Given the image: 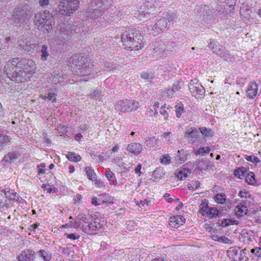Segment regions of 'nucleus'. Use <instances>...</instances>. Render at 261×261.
Instances as JSON below:
<instances>
[{"instance_id": "1", "label": "nucleus", "mask_w": 261, "mask_h": 261, "mask_svg": "<svg viewBox=\"0 0 261 261\" xmlns=\"http://www.w3.org/2000/svg\"><path fill=\"white\" fill-rule=\"evenodd\" d=\"M35 69V63L32 60L15 58L7 62L3 73L11 81L22 83L32 77Z\"/></svg>"}, {"instance_id": "2", "label": "nucleus", "mask_w": 261, "mask_h": 261, "mask_svg": "<svg viewBox=\"0 0 261 261\" xmlns=\"http://www.w3.org/2000/svg\"><path fill=\"white\" fill-rule=\"evenodd\" d=\"M71 67L75 70V74L88 79L94 77L91 72L93 69L92 65L87 57L83 54H76L71 57L69 60ZM88 79V77L87 78Z\"/></svg>"}, {"instance_id": "3", "label": "nucleus", "mask_w": 261, "mask_h": 261, "mask_svg": "<svg viewBox=\"0 0 261 261\" xmlns=\"http://www.w3.org/2000/svg\"><path fill=\"white\" fill-rule=\"evenodd\" d=\"M143 36L139 32H125L121 36V41L126 49L138 50L144 46Z\"/></svg>"}, {"instance_id": "4", "label": "nucleus", "mask_w": 261, "mask_h": 261, "mask_svg": "<svg viewBox=\"0 0 261 261\" xmlns=\"http://www.w3.org/2000/svg\"><path fill=\"white\" fill-rule=\"evenodd\" d=\"M173 15L164 13L163 16L155 22H151L147 25L148 32L150 35L157 36L168 29L173 24Z\"/></svg>"}, {"instance_id": "5", "label": "nucleus", "mask_w": 261, "mask_h": 261, "mask_svg": "<svg viewBox=\"0 0 261 261\" xmlns=\"http://www.w3.org/2000/svg\"><path fill=\"white\" fill-rule=\"evenodd\" d=\"M28 6H22L15 9L13 11L10 20L14 26L24 27L29 23L32 14L31 11L28 9Z\"/></svg>"}, {"instance_id": "6", "label": "nucleus", "mask_w": 261, "mask_h": 261, "mask_svg": "<svg viewBox=\"0 0 261 261\" xmlns=\"http://www.w3.org/2000/svg\"><path fill=\"white\" fill-rule=\"evenodd\" d=\"M35 26L40 31L49 33L55 24L54 18L48 12H38L34 18Z\"/></svg>"}, {"instance_id": "7", "label": "nucleus", "mask_w": 261, "mask_h": 261, "mask_svg": "<svg viewBox=\"0 0 261 261\" xmlns=\"http://www.w3.org/2000/svg\"><path fill=\"white\" fill-rule=\"evenodd\" d=\"M113 3V0H94L92 1L86 11V16L93 17L94 19L98 17L108 7Z\"/></svg>"}, {"instance_id": "8", "label": "nucleus", "mask_w": 261, "mask_h": 261, "mask_svg": "<svg viewBox=\"0 0 261 261\" xmlns=\"http://www.w3.org/2000/svg\"><path fill=\"white\" fill-rule=\"evenodd\" d=\"M79 6L78 0H62L59 4V9L62 14L70 15L77 9Z\"/></svg>"}, {"instance_id": "9", "label": "nucleus", "mask_w": 261, "mask_h": 261, "mask_svg": "<svg viewBox=\"0 0 261 261\" xmlns=\"http://www.w3.org/2000/svg\"><path fill=\"white\" fill-rule=\"evenodd\" d=\"M139 103L134 100L122 99L118 100L115 105V109L121 112H130L137 110Z\"/></svg>"}, {"instance_id": "10", "label": "nucleus", "mask_w": 261, "mask_h": 261, "mask_svg": "<svg viewBox=\"0 0 261 261\" xmlns=\"http://www.w3.org/2000/svg\"><path fill=\"white\" fill-rule=\"evenodd\" d=\"M101 220L98 217L92 219V221L88 224L83 225V231L86 233L96 234L102 228V224L100 223Z\"/></svg>"}, {"instance_id": "11", "label": "nucleus", "mask_w": 261, "mask_h": 261, "mask_svg": "<svg viewBox=\"0 0 261 261\" xmlns=\"http://www.w3.org/2000/svg\"><path fill=\"white\" fill-rule=\"evenodd\" d=\"M153 56L155 58H164L168 55V50L167 49L166 46L163 41L158 39L152 44Z\"/></svg>"}, {"instance_id": "12", "label": "nucleus", "mask_w": 261, "mask_h": 261, "mask_svg": "<svg viewBox=\"0 0 261 261\" xmlns=\"http://www.w3.org/2000/svg\"><path fill=\"white\" fill-rule=\"evenodd\" d=\"M208 46L215 54L220 57L228 58L230 56L226 48L214 39H210Z\"/></svg>"}, {"instance_id": "13", "label": "nucleus", "mask_w": 261, "mask_h": 261, "mask_svg": "<svg viewBox=\"0 0 261 261\" xmlns=\"http://www.w3.org/2000/svg\"><path fill=\"white\" fill-rule=\"evenodd\" d=\"M189 89L192 96L197 98H201L205 93L204 88L198 83L196 79L191 80L189 84Z\"/></svg>"}, {"instance_id": "14", "label": "nucleus", "mask_w": 261, "mask_h": 261, "mask_svg": "<svg viewBox=\"0 0 261 261\" xmlns=\"http://www.w3.org/2000/svg\"><path fill=\"white\" fill-rule=\"evenodd\" d=\"M207 200L206 199L202 200L201 206L200 208V212L202 214V215H206L209 218H213L218 216L219 211L216 207H210L208 203H206Z\"/></svg>"}, {"instance_id": "15", "label": "nucleus", "mask_w": 261, "mask_h": 261, "mask_svg": "<svg viewBox=\"0 0 261 261\" xmlns=\"http://www.w3.org/2000/svg\"><path fill=\"white\" fill-rule=\"evenodd\" d=\"M19 48L27 53H32L36 47V44L33 43L28 38L22 37L17 41Z\"/></svg>"}, {"instance_id": "16", "label": "nucleus", "mask_w": 261, "mask_h": 261, "mask_svg": "<svg viewBox=\"0 0 261 261\" xmlns=\"http://www.w3.org/2000/svg\"><path fill=\"white\" fill-rule=\"evenodd\" d=\"M236 3V0H219V4L217 7L216 11L220 14L223 13L224 10L227 11L226 7H229L230 9H233Z\"/></svg>"}, {"instance_id": "17", "label": "nucleus", "mask_w": 261, "mask_h": 261, "mask_svg": "<svg viewBox=\"0 0 261 261\" xmlns=\"http://www.w3.org/2000/svg\"><path fill=\"white\" fill-rule=\"evenodd\" d=\"M35 252L32 249H25L18 254L17 259L19 261H34Z\"/></svg>"}, {"instance_id": "18", "label": "nucleus", "mask_w": 261, "mask_h": 261, "mask_svg": "<svg viewBox=\"0 0 261 261\" xmlns=\"http://www.w3.org/2000/svg\"><path fill=\"white\" fill-rule=\"evenodd\" d=\"M68 40V34L67 33L63 32L55 38V44L57 45L58 49H61L67 45Z\"/></svg>"}, {"instance_id": "19", "label": "nucleus", "mask_w": 261, "mask_h": 261, "mask_svg": "<svg viewBox=\"0 0 261 261\" xmlns=\"http://www.w3.org/2000/svg\"><path fill=\"white\" fill-rule=\"evenodd\" d=\"M174 161L176 164H182L188 160V158L190 155V152L188 150L184 149L179 150L176 153L174 154Z\"/></svg>"}, {"instance_id": "20", "label": "nucleus", "mask_w": 261, "mask_h": 261, "mask_svg": "<svg viewBox=\"0 0 261 261\" xmlns=\"http://www.w3.org/2000/svg\"><path fill=\"white\" fill-rule=\"evenodd\" d=\"M146 10H147L145 9L144 10L137 12L135 14V17L139 20L145 22L155 16L154 13H151L150 12H148Z\"/></svg>"}, {"instance_id": "21", "label": "nucleus", "mask_w": 261, "mask_h": 261, "mask_svg": "<svg viewBox=\"0 0 261 261\" xmlns=\"http://www.w3.org/2000/svg\"><path fill=\"white\" fill-rule=\"evenodd\" d=\"M257 91L258 87L257 84L254 81L251 82L246 90L247 97L250 99L254 98L257 93Z\"/></svg>"}, {"instance_id": "22", "label": "nucleus", "mask_w": 261, "mask_h": 261, "mask_svg": "<svg viewBox=\"0 0 261 261\" xmlns=\"http://www.w3.org/2000/svg\"><path fill=\"white\" fill-rule=\"evenodd\" d=\"M126 150L135 155H138L142 150V145L139 143L133 142L127 145Z\"/></svg>"}, {"instance_id": "23", "label": "nucleus", "mask_w": 261, "mask_h": 261, "mask_svg": "<svg viewBox=\"0 0 261 261\" xmlns=\"http://www.w3.org/2000/svg\"><path fill=\"white\" fill-rule=\"evenodd\" d=\"M185 219L180 215L173 216L170 218L169 225L173 227L177 228L185 223Z\"/></svg>"}, {"instance_id": "24", "label": "nucleus", "mask_w": 261, "mask_h": 261, "mask_svg": "<svg viewBox=\"0 0 261 261\" xmlns=\"http://www.w3.org/2000/svg\"><path fill=\"white\" fill-rule=\"evenodd\" d=\"M243 252L244 251L240 250V248H233L228 252L229 256H230L234 260L239 261L243 257Z\"/></svg>"}, {"instance_id": "25", "label": "nucleus", "mask_w": 261, "mask_h": 261, "mask_svg": "<svg viewBox=\"0 0 261 261\" xmlns=\"http://www.w3.org/2000/svg\"><path fill=\"white\" fill-rule=\"evenodd\" d=\"M191 173V171L188 168H181L177 174V177L180 180H185Z\"/></svg>"}, {"instance_id": "26", "label": "nucleus", "mask_w": 261, "mask_h": 261, "mask_svg": "<svg viewBox=\"0 0 261 261\" xmlns=\"http://www.w3.org/2000/svg\"><path fill=\"white\" fill-rule=\"evenodd\" d=\"M199 132L195 127L187 129L185 133V136L187 138H196L199 135Z\"/></svg>"}, {"instance_id": "27", "label": "nucleus", "mask_w": 261, "mask_h": 261, "mask_svg": "<svg viewBox=\"0 0 261 261\" xmlns=\"http://www.w3.org/2000/svg\"><path fill=\"white\" fill-rule=\"evenodd\" d=\"M248 208L246 206L241 204L236 206V214L238 217H243L247 214Z\"/></svg>"}, {"instance_id": "28", "label": "nucleus", "mask_w": 261, "mask_h": 261, "mask_svg": "<svg viewBox=\"0 0 261 261\" xmlns=\"http://www.w3.org/2000/svg\"><path fill=\"white\" fill-rule=\"evenodd\" d=\"M245 180L246 182L250 185L256 186L257 185V182L256 179L255 178V175L252 172H249L245 175Z\"/></svg>"}, {"instance_id": "29", "label": "nucleus", "mask_w": 261, "mask_h": 261, "mask_svg": "<svg viewBox=\"0 0 261 261\" xmlns=\"http://www.w3.org/2000/svg\"><path fill=\"white\" fill-rule=\"evenodd\" d=\"M66 156L68 160L74 162H78L82 160L81 156L74 152H68Z\"/></svg>"}, {"instance_id": "30", "label": "nucleus", "mask_w": 261, "mask_h": 261, "mask_svg": "<svg viewBox=\"0 0 261 261\" xmlns=\"http://www.w3.org/2000/svg\"><path fill=\"white\" fill-rule=\"evenodd\" d=\"M37 254L42 257L44 261H49L51 258V253L44 250H39Z\"/></svg>"}, {"instance_id": "31", "label": "nucleus", "mask_w": 261, "mask_h": 261, "mask_svg": "<svg viewBox=\"0 0 261 261\" xmlns=\"http://www.w3.org/2000/svg\"><path fill=\"white\" fill-rule=\"evenodd\" d=\"M105 176L110 183L112 184H117V179L115 175L110 169L106 171Z\"/></svg>"}, {"instance_id": "32", "label": "nucleus", "mask_w": 261, "mask_h": 261, "mask_svg": "<svg viewBox=\"0 0 261 261\" xmlns=\"http://www.w3.org/2000/svg\"><path fill=\"white\" fill-rule=\"evenodd\" d=\"M159 5L156 2L155 0H145L143 4L144 9L149 10L150 9L156 8Z\"/></svg>"}, {"instance_id": "33", "label": "nucleus", "mask_w": 261, "mask_h": 261, "mask_svg": "<svg viewBox=\"0 0 261 261\" xmlns=\"http://www.w3.org/2000/svg\"><path fill=\"white\" fill-rule=\"evenodd\" d=\"M85 171L88 178L90 180L94 181L95 180V178H97L96 173L94 172V170L91 168V167H86L85 168Z\"/></svg>"}, {"instance_id": "34", "label": "nucleus", "mask_w": 261, "mask_h": 261, "mask_svg": "<svg viewBox=\"0 0 261 261\" xmlns=\"http://www.w3.org/2000/svg\"><path fill=\"white\" fill-rule=\"evenodd\" d=\"M199 131L201 134L206 138L212 137L214 135V132L210 128L205 127H201L199 128Z\"/></svg>"}, {"instance_id": "35", "label": "nucleus", "mask_w": 261, "mask_h": 261, "mask_svg": "<svg viewBox=\"0 0 261 261\" xmlns=\"http://www.w3.org/2000/svg\"><path fill=\"white\" fill-rule=\"evenodd\" d=\"M238 224L239 221L238 220L224 219L222 220L221 224H220V226H221L222 227H224L230 225H238Z\"/></svg>"}, {"instance_id": "36", "label": "nucleus", "mask_w": 261, "mask_h": 261, "mask_svg": "<svg viewBox=\"0 0 261 261\" xmlns=\"http://www.w3.org/2000/svg\"><path fill=\"white\" fill-rule=\"evenodd\" d=\"M246 170L244 167L238 168L234 172V176L242 179L246 175Z\"/></svg>"}, {"instance_id": "37", "label": "nucleus", "mask_w": 261, "mask_h": 261, "mask_svg": "<svg viewBox=\"0 0 261 261\" xmlns=\"http://www.w3.org/2000/svg\"><path fill=\"white\" fill-rule=\"evenodd\" d=\"M185 112L184 105L180 102L175 106L176 116L177 118H180L184 113Z\"/></svg>"}, {"instance_id": "38", "label": "nucleus", "mask_w": 261, "mask_h": 261, "mask_svg": "<svg viewBox=\"0 0 261 261\" xmlns=\"http://www.w3.org/2000/svg\"><path fill=\"white\" fill-rule=\"evenodd\" d=\"M40 51L41 53V59L42 61H46L49 56L48 47L46 45H43Z\"/></svg>"}, {"instance_id": "39", "label": "nucleus", "mask_w": 261, "mask_h": 261, "mask_svg": "<svg viewBox=\"0 0 261 261\" xmlns=\"http://www.w3.org/2000/svg\"><path fill=\"white\" fill-rule=\"evenodd\" d=\"M57 94L55 93L49 92L47 95H44L41 97L42 99L44 100L51 101L52 102L54 103L56 102Z\"/></svg>"}, {"instance_id": "40", "label": "nucleus", "mask_w": 261, "mask_h": 261, "mask_svg": "<svg viewBox=\"0 0 261 261\" xmlns=\"http://www.w3.org/2000/svg\"><path fill=\"white\" fill-rule=\"evenodd\" d=\"M226 198L225 194L223 193L216 194L215 196V201L220 204H223L225 202L226 200Z\"/></svg>"}, {"instance_id": "41", "label": "nucleus", "mask_w": 261, "mask_h": 261, "mask_svg": "<svg viewBox=\"0 0 261 261\" xmlns=\"http://www.w3.org/2000/svg\"><path fill=\"white\" fill-rule=\"evenodd\" d=\"M1 191L4 193L6 197L10 199H15L16 193L13 191H11L10 189H3Z\"/></svg>"}, {"instance_id": "42", "label": "nucleus", "mask_w": 261, "mask_h": 261, "mask_svg": "<svg viewBox=\"0 0 261 261\" xmlns=\"http://www.w3.org/2000/svg\"><path fill=\"white\" fill-rule=\"evenodd\" d=\"M8 142H10L9 136L3 134L0 135V149H2L4 145L8 144Z\"/></svg>"}, {"instance_id": "43", "label": "nucleus", "mask_w": 261, "mask_h": 261, "mask_svg": "<svg viewBox=\"0 0 261 261\" xmlns=\"http://www.w3.org/2000/svg\"><path fill=\"white\" fill-rule=\"evenodd\" d=\"M210 151V148L209 147H200L196 152L195 154L204 155L205 153H208Z\"/></svg>"}, {"instance_id": "44", "label": "nucleus", "mask_w": 261, "mask_h": 261, "mask_svg": "<svg viewBox=\"0 0 261 261\" xmlns=\"http://www.w3.org/2000/svg\"><path fill=\"white\" fill-rule=\"evenodd\" d=\"M245 159L248 161L252 162L253 164H257V163L260 162V160L255 155L252 154L251 155L245 156Z\"/></svg>"}, {"instance_id": "45", "label": "nucleus", "mask_w": 261, "mask_h": 261, "mask_svg": "<svg viewBox=\"0 0 261 261\" xmlns=\"http://www.w3.org/2000/svg\"><path fill=\"white\" fill-rule=\"evenodd\" d=\"M16 158V156L15 153L9 152L4 156L3 160L6 162L10 163L13 161Z\"/></svg>"}, {"instance_id": "46", "label": "nucleus", "mask_w": 261, "mask_h": 261, "mask_svg": "<svg viewBox=\"0 0 261 261\" xmlns=\"http://www.w3.org/2000/svg\"><path fill=\"white\" fill-rule=\"evenodd\" d=\"M161 163L164 165H169L171 163V157L168 154H164L161 159Z\"/></svg>"}, {"instance_id": "47", "label": "nucleus", "mask_w": 261, "mask_h": 261, "mask_svg": "<svg viewBox=\"0 0 261 261\" xmlns=\"http://www.w3.org/2000/svg\"><path fill=\"white\" fill-rule=\"evenodd\" d=\"M141 78L149 80H152L154 77V74L151 72H143L141 74Z\"/></svg>"}, {"instance_id": "48", "label": "nucleus", "mask_w": 261, "mask_h": 261, "mask_svg": "<svg viewBox=\"0 0 261 261\" xmlns=\"http://www.w3.org/2000/svg\"><path fill=\"white\" fill-rule=\"evenodd\" d=\"M191 7L193 9L192 11L193 12L201 13L202 9V4L196 5L193 4Z\"/></svg>"}, {"instance_id": "49", "label": "nucleus", "mask_w": 261, "mask_h": 261, "mask_svg": "<svg viewBox=\"0 0 261 261\" xmlns=\"http://www.w3.org/2000/svg\"><path fill=\"white\" fill-rule=\"evenodd\" d=\"M83 197L80 194H76L73 197V203L77 205H80L82 203Z\"/></svg>"}, {"instance_id": "50", "label": "nucleus", "mask_w": 261, "mask_h": 261, "mask_svg": "<svg viewBox=\"0 0 261 261\" xmlns=\"http://www.w3.org/2000/svg\"><path fill=\"white\" fill-rule=\"evenodd\" d=\"M77 219L80 221H82L85 224H88L89 223V220L87 219L86 215L83 213L79 214L77 215Z\"/></svg>"}, {"instance_id": "51", "label": "nucleus", "mask_w": 261, "mask_h": 261, "mask_svg": "<svg viewBox=\"0 0 261 261\" xmlns=\"http://www.w3.org/2000/svg\"><path fill=\"white\" fill-rule=\"evenodd\" d=\"M188 187L189 190H195L200 187V183L199 181H192Z\"/></svg>"}, {"instance_id": "52", "label": "nucleus", "mask_w": 261, "mask_h": 261, "mask_svg": "<svg viewBox=\"0 0 261 261\" xmlns=\"http://www.w3.org/2000/svg\"><path fill=\"white\" fill-rule=\"evenodd\" d=\"M239 195L242 198H244L245 200H246L248 197H250V194L249 192L245 190H241L239 192Z\"/></svg>"}, {"instance_id": "53", "label": "nucleus", "mask_w": 261, "mask_h": 261, "mask_svg": "<svg viewBox=\"0 0 261 261\" xmlns=\"http://www.w3.org/2000/svg\"><path fill=\"white\" fill-rule=\"evenodd\" d=\"M156 141L154 139V138H150L148 140L145 141V143L146 145L149 146L150 147H152L156 144Z\"/></svg>"}, {"instance_id": "54", "label": "nucleus", "mask_w": 261, "mask_h": 261, "mask_svg": "<svg viewBox=\"0 0 261 261\" xmlns=\"http://www.w3.org/2000/svg\"><path fill=\"white\" fill-rule=\"evenodd\" d=\"M100 95V92L99 90H95L90 94V97L92 99L97 100Z\"/></svg>"}, {"instance_id": "55", "label": "nucleus", "mask_w": 261, "mask_h": 261, "mask_svg": "<svg viewBox=\"0 0 261 261\" xmlns=\"http://www.w3.org/2000/svg\"><path fill=\"white\" fill-rule=\"evenodd\" d=\"M165 107L166 105H164L161 107L160 113L161 115L164 116L165 119H167V117H168V113L167 111L165 109Z\"/></svg>"}, {"instance_id": "56", "label": "nucleus", "mask_w": 261, "mask_h": 261, "mask_svg": "<svg viewBox=\"0 0 261 261\" xmlns=\"http://www.w3.org/2000/svg\"><path fill=\"white\" fill-rule=\"evenodd\" d=\"M210 11H211L210 8L208 6H207V5H204L203 6H202V12H201V15H202L204 16L205 14H208L210 13Z\"/></svg>"}, {"instance_id": "57", "label": "nucleus", "mask_w": 261, "mask_h": 261, "mask_svg": "<svg viewBox=\"0 0 261 261\" xmlns=\"http://www.w3.org/2000/svg\"><path fill=\"white\" fill-rule=\"evenodd\" d=\"M251 252L256 257H260L261 256V249L260 248L252 249Z\"/></svg>"}, {"instance_id": "58", "label": "nucleus", "mask_w": 261, "mask_h": 261, "mask_svg": "<svg viewBox=\"0 0 261 261\" xmlns=\"http://www.w3.org/2000/svg\"><path fill=\"white\" fill-rule=\"evenodd\" d=\"M218 241H219V242H222L223 243H225V244H231V241L228 238L224 237V236H222L221 237H219V239H218Z\"/></svg>"}, {"instance_id": "59", "label": "nucleus", "mask_w": 261, "mask_h": 261, "mask_svg": "<svg viewBox=\"0 0 261 261\" xmlns=\"http://www.w3.org/2000/svg\"><path fill=\"white\" fill-rule=\"evenodd\" d=\"M91 203L92 205H93L94 206H98V205H100L102 203H103L104 201H102L101 202V203H100V201L99 199L98 200V199L96 197H94L92 198Z\"/></svg>"}, {"instance_id": "60", "label": "nucleus", "mask_w": 261, "mask_h": 261, "mask_svg": "<svg viewBox=\"0 0 261 261\" xmlns=\"http://www.w3.org/2000/svg\"><path fill=\"white\" fill-rule=\"evenodd\" d=\"M80 235L74 233L67 234V238L71 240L79 239L80 238Z\"/></svg>"}, {"instance_id": "61", "label": "nucleus", "mask_w": 261, "mask_h": 261, "mask_svg": "<svg viewBox=\"0 0 261 261\" xmlns=\"http://www.w3.org/2000/svg\"><path fill=\"white\" fill-rule=\"evenodd\" d=\"M179 84L180 82L179 81H176L173 83L172 89V91H173L175 93L180 89Z\"/></svg>"}, {"instance_id": "62", "label": "nucleus", "mask_w": 261, "mask_h": 261, "mask_svg": "<svg viewBox=\"0 0 261 261\" xmlns=\"http://www.w3.org/2000/svg\"><path fill=\"white\" fill-rule=\"evenodd\" d=\"M89 127L87 125L85 124H82L79 127V130L83 133H84L89 129Z\"/></svg>"}, {"instance_id": "63", "label": "nucleus", "mask_w": 261, "mask_h": 261, "mask_svg": "<svg viewBox=\"0 0 261 261\" xmlns=\"http://www.w3.org/2000/svg\"><path fill=\"white\" fill-rule=\"evenodd\" d=\"M171 133L170 132H164L162 135V137L164 139H165L167 141H168V142H170V139H171Z\"/></svg>"}, {"instance_id": "64", "label": "nucleus", "mask_w": 261, "mask_h": 261, "mask_svg": "<svg viewBox=\"0 0 261 261\" xmlns=\"http://www.w3.org/2000/svg\"><path fill=\"white\" fill-rule=\"evenodd\" d=\"M94 181H95V184L96 185V187L98 188L105 187L103 182L100 179H97L95 178V180Z\"/></svg>"}]
</instances>
